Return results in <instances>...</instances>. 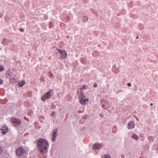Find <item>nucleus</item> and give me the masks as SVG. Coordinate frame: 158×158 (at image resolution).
Segmentation results:
<instances>
[{"label":"nucleus","mask_w":158,"mask_h":158,"mask_svg":"<svg viewBox=\"0 0 158 158\" xmlns=\"http://www.w3.org/2000/svg\"><path fill=\"white\" fill-rule=\"evenodd\" d=\"M49 143L47 140L43 139H39L37 147L39 151L42 154H46L48 152Z\"/></svg>","instance_id":"f257e3e1"},{"label":"nucleus","mask_w":158,"mask_h":158,"mask_svg":"<svg viewBox=\"0 0 158 158\" xmlns=\"http://www.w3.org/2000/svg\"><path fill=\"white\" fill-rule=\"evenodd\" d=\"M52 92L49 91L48 92L46 93L42 97V100L43 101H45L46 100L50 98L51 97Z\"/></svg>","instance_id":"f03ea898"},{"label":"nucleus","mask_w":158,"mask_h":158,"mask_svg":"<svg viewBox=\"0 0 158 158\" xmlns=\"http://www.w3.org/2000/svg\"><path fill=\"white\" fill-rule=\"evenodd\" d=\"M101 104L103 108L106 109L110 106L109 102L106 99H103L102 101Z\"/></svg>","instance_id":"7ed1b4c3"},{"label":"nucleus","mask_w":158,"mask_h":158,"mask_svg":"<svg viewBox=\"0 0 158 158\" xmlns=\"http://www.w3.org/2000/svg\"><path fill=\"white\" fill-rule=\"evenodd\" d=\"M11 122L15 127H19L21 124V121L19 120L16 118L12 119Z\"/></svg>","instance_id":"20e7f679"},{"label":"nucleus","mask_w":158,"mask_h":158,"mask_svg":"<svg viewBox=\"0 0 158 158\" xmlns=\"http://www.w3.org/2000/svg\"><path fill=\"white\" fill-rule=\"evenodd\" d=\"M25 152V151L22 147L19 148L16 150V154L19 156H22Z\"/></svg>","instance_id":"39448f33"},{"label":"nucleus","mask_w":158,"mask_h":158,"mask_svg":"<svg viewBox=\"0 0 158 158\" xmlns=\"http://www.w3.org/2000/svg\"><path fill=\"white\" fill-rule=\"evenodd\" d=\"M58 51L61 54V59H64L66 58L67 56V52L65 50L62 51L61 50L58 49Z\"/></svg>","instance_id":"423d86ee"},{"label":"nucleus","mask_w":158,"mask_h":158,"mask_svg":"<svg viewBox=\"0 0 158 158\" xmlns=\"http://www.w3.org/2000/svg\"><path fill=\"white\" fill-rule=\"evenodd\" d=\"M57 131L56 130H54L53 131L52 140L54 142L56 140V137L57 136Z\"/></svg>","instance_id":"0eeeda50"},{"label":"nucleus","mask_w":158,"mask_h":158,"mask_svg":"<svg viewBox=\"0 0 158 158\" xmlns=\"http://www.w3.org/2000/svg\"><path fill=\"white\" fill-rule=\"evenodd\" d=\"M83 97H82L81 98L80 100V102L82 104L85 105L86 104V102H88V99L85 98L84 96Z\"/></svg>","instance_id":"6e6552de"},{"label":"nucleus","mask_w":158,"mask_h":158,"mask_svg":"<svg viewBox=\"0 0 158 158\" xmlns=\"http://www.w3.org/2000/svg\"><path fill=\"white\" fill-rule=\"evenodd\" d=\"M77 93L78 95L80 97H83L84 94L83 92V91L81 88H79L77 89Z\"/></svg>","instance_id":"1a4fd4ad"},{"label":"nucleus","mask_w":158,"mask_h":158,"mask_svg":"<svg viewBox=\"0 0 158 158\" xmlns=\"http://www.w3.org/2000/svg\"><path fill=\"white\" fill-rule=\"evenodd\" d=\"M135 123L133 121L129 123L128 125V128L129 129L133 128L135 127Z\"/></svg>","instance_id":"9d476101"},{"label":"nucleus","mask_w":158,"mask_h":158,"mask_svg":"<svg viewBox=\"0 0 158 158\" xmlns=\"http://www.w3.org/2000/svg\"><path fill=\"white\" fill-rule=\"evenodd\" d=\"M101 146L98 143H96L94 144L93 147V149H99L100 148Z\"/></svg>","instance_id":"9b49d317"},{"label":"nucleus","mask_w":158,"mask_h":158,"mask_svg":"<svg viewBox=\"0 0 158 158\" xmlns=\"http://www.w3.org/2000/svg\"><path fill=\"white\" fill-rule=\"evenodd\" d=\"M0 130L2 131L3 134H5L8 131V128L3 127L2 128H0Z\"/></svg>","instance_id":"f8f14e48"},{"label":"nucleus","mask_w":158,"mask_h":158,"mask_svg":"<svg viewBox=\"0 0 158 158\" xmlns=\"http://www.w3.org/2000/svg\"><path fill=\"white\" fill-rule=\"evenodd\" d=\"M131 137L133 139H134V140L136 141L138 140L139 139V136L135 134H133V135Z\"/></svg>","instance_id":"ddd939ff"},{"label":"nucleus","mask_w":158,"mask_h":158,"mask_svg":"<svg viewBox=\"0 0 158 158\" xmlns=\"http://www.w3.org/2000/svg\"><path fill=\"white\" fill-rule=\"evenodd\" d=\"M25 81L24 80H23L19 82L18 84L19 87H22L25 84Z\"/></svg>","instance_id":"4468645a"},{"label":"nucleus","mask_w":158,"mask_h":158,"mask_svg":"<svg viewBox=\"0 0 158 158\" xmlns=\"http://www.w3.org/2000/svg\"><path fill=\"white\" fill-rule=\"evenodd\" d=\"M88 18L86 16H85L83 17V18L82 19L83 21L85 23L88 20Z\"/></svg>","instance_id":"2eb2a0df"},{"label":"nucleus","mask_w":158,"mask_h":158,"mask_svg":"<svg viewBox=\"0 0 158 158\" xmlns=\"http://www.w3.org/2000/svg\"><path fill=\"white\" fill-rule=\"evenodd\" d=\"M102 158H111V156L108 155H103L102 157Z\"/></svg>","instance_id":"dca6fc26"},{"label":"nucleus","mask_w":158,"mask_h":158,"mask_svg":"<svg viewBox=\"0 0 158 158\" xmlns=\"http://www.w3.org/2000/svg\"><path fill=\"white\" fill-rule=\"evenodd\" d=\"M4 68L3 66H0V72H1L4 70Z\"/></svg>","instance_id":"f3484780"},{"label":"nucleus","mask_w":158,"mask_h":158,"mask_svg":"<svg viewBox=\"0 0 158 158\" xmlns=\"http://www.w3.org/2000/svg\"><path fill=\"white\" fill-rule=\"evenodd\" d=\"M3 81L2 80L0 79V85L3 84Z\"/></svg>","instance_id":"a211bd4d"},{"label":"nucleus","mask_w":158,"mask_h":158,"mask_svg":"<svg viewBox=\"0 0 158 158\" xmlns=\"http://www.w3.org/2000/svg\"><path fill=\"white\" fill-rule=\"evenodd\" d=\"M3 151L2 149L0 147V154H1Z\"/></svg>","instance_id":"6ab92c4d"},{"label":"nucleus","mask_w":158,"mask_h":158,"mask_svg":"<svg viewBox=\"0 0 158 158\" xmlns=\"http://www.w3.org/2000/svg\"><path fill=\"white\" fill-rule=\"evenodd\" d=\"M10 74H7V77L10 78Z\"/></svg>","instance_id":"aec40b11"},{"label":"nucleus","mask_w":158,"mask_h":158,"mask_svg":"<svg viewBox=\"0 0 158 158\" xmlns=\"http://www.w3.org/2000/svg\"><path fill=\"white\" fill-rule=\"evenodd\" d=\"M83 89H86V86L85 85H83Z\"/></svg>","instance_id":"412c9836"},{"label":"nucleus","mask_w":158,"mask_h":158,"mask_svg":"<svg viewBox=\"0 0 158 158\" xmlns=\"http://www.w3.org/2000/svg\"><path fill=\"white\" fill-rule=\"evenodd\" d=\"M98 86V85L96 84H95L94 85V88H97Z\"/></svg>","instance_id":"4be33fe9"},{"label":"nucleus","mask_w":158,"mask_h":158,"mask_svg":"<svg viewBox=\"0 0 158 158\" xmlns=\"http://www.w3.org/2000/svg\"><path fill=\"white\" fill-rule=\"evenodd\" d=\"M49 75L50 77H52L53 76V74L52 73H49Z\"/></svg>","instance_id":"5701e85b"},{"label":"nucleus","mask_w":158,"mask_h":158,"mask_svg":"<svg viewBox=\"0 0 158 158\" xmlns=\"http://www.w3.org/2000/svg\"><path fill=\"white\" fill-rule=\"evenodd\" d=\"M6 39H4L3 41L2 42V43H4L5 44H6Z\"/></svg>","instance_id":"b1692460"},{"label":"nucleus","mask_w":158,"mask_h":158,"mask_svg":"<svg viewBox=\"0 0 158 158\" xmlns=\"http://www.w3.org/2000/svg\"><path fill=\"white\" fill-rule=\"evenodd\" d=\"M127 85L129 87H130L131 86V84L130 83H127Z\"/></svg>","instance_id":"393cba45"},{"label":"nucleus","mask_w":158,"mask_h":158,"mask_svg":"<svg viewBox=\"0 0 158 158\" xmlns=\"http://www.w3.org/2000/svg\"><path fill=\"white\" fill-rule=\"evenodd\" d=\"M48 16H45L44 17V19H48Z\"/></svg>","instance_id":"a878e982"},{"label":"nucleus","mask_w":158,"mask_h":158,"mask_svg":"<svg viewBox=\"0 0 158 158\" xmlns=\"http://www.w3.org/2000/svg\"><path fill=\"white\" fill-rule=\"evenodd\" d=\"M99 115L101 117H102L103 116V115L102 114H100Z\"/></svg>","instance_id":"bb28decb"},{"label":"nucleus","mask_w":158,"mask_h":158,"mask_svg":"<svg viewBox=\"0 0 158 158\" xmlns=\"http://www.w3.org/2000/svg\"><path fill=\"white\" fill-rule=\"evenodd\" d=\"M55 114V113L54 112H53L52 114H51V115L52 116H53Z\"/></svg>","instance_id":"cd10ccee"},{"label":"nucleus","mask_w":158,"mask_h":158,"mask_svg":"<svg viewBox=\"0 0 158 158\" xmlns=\"http://www.w3.org/2000/svg\"><path fill=\"white\" fill-rule=\"evenodd\" d=\"M20 31H22V32H23L24 31V29H22V28H21L20 29Z\"/></svg>","instance_id":"c85d7f7f"},{"label":"nucleus","mask_w":158,"mask_h":158,"mask_svg":"<svg viewBox=\"0 0 158 158\" xmlns=\"http://www.w3.org/2000/svg\"><path fill=\"white\" fill-rule=\"evenodd\" d=\"M41 80L42 81H44V78H41Z\"/></svg>","instance_id":"c756f323"},{"label":"nucleus","mask_w":158,"mask_h":158,"mask_svg":"<svg viewBox=\"0 0 158 158\" xmlns=\"http://www.w3.org/2000/svg\"><path fill=\"white\" fill-rule=\"evenodd\" d=\"M153 103H151L150 104V105H151V106H152V105H153Z\"/></svg>","instance_id":"7c9ffc66"},{"label":"nucleus","mask_w":158,"mask_h":158,"mask_svg":"<svg viewBox=\"0 0 158 158\" xmlns=\"http://www.w3.org/2000/svg\"><path fill=\"white\" fill-rule=\"evenodd\" d=\"M139 38V36H137L136 37V39H138Z\"/></svg>","instance_id":"2f4dec72"}]
</instances>
